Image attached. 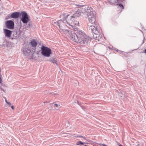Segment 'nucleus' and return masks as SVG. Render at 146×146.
Masks as SVG:
<instances>
[{
    "instance_id": "obj_1",
    "label": "nucleus",
    "mask_w": 146,
    "mask_h": 146,
    "mask_svg": "<svg viewBox=\"0 0 146 146\" xmlns=\"http://www.w3.org/2000/svg\"><path fill=\"white\" fill-rule=\"evenodd\" d=\"M68 36L73 41L81 44H86L89 41L88 36L84 31L77 28H74Z\"/></svg>"
},
{
    "instance_id": "obj_2",
    "label": "nucleus",
    "mask_w": 146,
    "mask_h": 146,
    "mask_svg": "<svg viewBox=\"0 0 146 146\" xmlns=\"http://www.w3.org/2000/svg\"><path fill=\"white\" fill-rule=\"evenodd\" d=\"M63 15L65 16L63 20L61 19L58 21L57 22L54 23L56 25H58L60 31L62 32L65 34L69 35L71 31L68 30L66 29V26L67 25L66 23H67V22H66L65 21H67L66 19L67 17L69 16L66 13H63Z\"/></svg>"
},
{
    "instance_id": "obj_3",
    "label": "nucleus",
    "mask_w": 146,
    "mask_h": 146,
    "mask_svg": "<svg viewBox=\"0 0 146 146\" xmlns=\"http://www.w3.org/2000/svg\"><path fill=\"white\" fill-rule=\"evenodd\" d=\"M79 11H77L76 12V13L73 14V15L70 17L69 19H68V21H65V22H67V24L69 26H71L74 29L75 27L74 25H79V23L77 19V17L80 15V14L78 13Z\"/></svg>"
},
{
    "instance_id": "obj_4",
    "label": "nucleus",
    "mask_w": 146,
    "mask_h": 146,
    "mask_svg": "<svg viewBox=\"0 0 146 146\" xmlns=\"http://www.w3.org/2000/svg\"><path fill=\"white\" fill-rule=\"evenodd\" d=\"M40 51H41V53L42 54L46 57H48L50 56L51 53V49L43 45L41 47V50L38 52H39Z\"/></svg>"
},
{
    "instance_id": "obj_5",
    "label": "nucleus",
    "mask_w": 146,
    "mask_h": 146,
    "mask_svg": "<svg viewBox=\"0 0 146 146\" xmlns=\"http://www.w3.org/2000/svg\"><path fill=\"white\" fill-rule=\"evenodd\" d=\"M91 11H93L92 8L87 5H82L81 8H80L77 11H79L78 14L79 13L81 14V12L82 13H84L86 12L88 13Z\"/></svg>"
},
{
    "instance_id": "obj_6",
    "label": "nucleus",
    "mask_w": 146,
    "mask_h": 146,
    "mask_svg": "<svg viewBox=\"0 0 146 146\" xmlns=\"http://www.w3.org/2000/svg\"><path fill=\"white\" fill-rule=\"evenodd\" d=\"M22 17L21 20L24 24H27L30 19L29 18L28 15L27 13L25 11L21 13Z\"/></svg>"
},
{
    "instance_id": "obj_7",
    "label": "nucleus",
    "mask_w": 146,
    "mask_h": 146,
    "mask_svg": "<svg viewBox=\"0 0 146 146\" xmlns=\"http://www.w3.org/2000/svg\"><path fill=\"white\" fill-rule=\"evenodd\" d=\"M5 25L6 27L10 29H13L14 28V23L11 20L7 21L6 22Z\"/></svg>"
},
{
    "instance_id": "obj_8",
    "label": "nucleus",
    "mask_w": 146,
    "mask_h": 146,
    "mask_svg": "<svg viewBox=\"0 0 146 146\" xmlns=\"http://www.w3.org/2000/svg\"><path fill=\"white\" fill-rule=\"evenodd\" d=\"M89 27V29L92 32L95 34H97L100 33V30H99L94 25H88Z\"/></svg>"
},
{
    "instance_id": "obj_9",
    "label": "nucleus",
    "mask_w": 146,
    "mask_h": 146,
    "mask_svg": "<svg viewBox=\"0 0 146 146\" xmlns=\"http://www.w3.org/2000/svg\"><path fill=\"white\" fill-rule=\"evenodd\" d=\"M23 54L25 55H27L28 54L32 52L31 49L29 47H23L22 49Z\"/></svg>"
},
{
    "instance_id": "obj_10",
    "label": "nucleus",
    "mask_w": 146,
    "mask_h": 146,
    "mask_svg": "<svg viewBox=\"0 0 146 146\" xmlns=\"http://www.w3.org/2000/svg\"><path fill=\"white\" fill-rule=\"evenodd\" d=\"M30 44L31 46L33 47L31 49L32 52H35L36 50V47L37 45V42L33 39L30 42Z\"/></svg>"
},
{
    "instance_id": "obj_11",
    "label": "nucleus",
    "mask_w": 146,
    "mask_h": 146,
    "mask_svg": "<svg viewBox=\"0 0 146 146\" xmlns=\"http://www.w3.org/2000/svg\"><path fill=\"white\" fill-rule=\"evenodd\" d=\"M87 17L88 19H90L94 17V18L96 17V12L94 11H91L89 13L87 14Z\"/></svg>"
},
{
    "instance_id": "obj_12",
    "label": "nucleus",
    "mask_w": 146,
    "mask_h": 146,
    "mask_svg": "<svg viewBox=\"0 0 146 146\" xmlns=\"http://www.w3.org/2000/svg\"><path fill=\"white\" fill-rule=\"evenodd\" d=\"M21 15V14L19 12H15L13 13L10 17L11 18L17 19Z\"/></svg>"
},
{
    "instance_id": "obj_13",
    "label": "nucleus",
    "mask_w": 146,
    "mask_h": 146,
    "mask_svg": "<svg viewBox=\"0 0 146 146\" xmlns=\"http://www.w3.org/2000/svg\"><path fill=\"white\" fill-rule=\"evenodd\" d=\"M4 32L5 36L8 37H10L11 36L12 33V31H11L7 29H4Z\"/></svg>"
},
{
    "instance_id": "obj_14",
    "label": "nucleus",
    "mask_w": 146,
    "mask_h": 146,
    "mask_svg": "<svg viewBox=\"0 0 146 146\" xmlns=\"http://www.w3.org/2000/svg\"><path fill=\"white\" fill-rule=\"evenodd\" d=\"M49 61L54 64H55L57 65H58L57 64V60L55 58L52 57L50 58L49 59Z\"/></svg>"
},
{
    "instance_id": "obj_15",
    "label": "nucleus",
    "mask_w": 146,
    "mask_h": 146,
    "mask_svg": "<svg viewBox=\"0 0 146 146\" xmlns=\"http://www.w3.org/2000/svg\"><path fill=\"white\" fill-rule=\"evenodd\" d=\"M96 17L94 18V17H93L90 19H88L89 22L92 24H95L96 20Z\"/></svg>"
},
{
    "instance_id": "obj_16",
    "label": "nucleus",
    "mask_w": 146,
    "mask_h": 146,
    "mask_svg": "<svg viewBox=\"0 0 146 146\" xmlns=\"http://www.w3.org/2000/svg\"><path fill=\"white\" fill-rule=\"evenodd\" d=\"M111 3L114 5H116L117 6V7H119V2L118 0H112Z\"/></svg>"
},
{
    "instance_id": "obj_17",
    "label": "nucleus",
    "mask_w": 146,
    "mask_h": 146,
    "mask_svg": "<svg viewBox=\"0 0 146 146\" xmlns=\"http://www.w3.org/2000/svg\"><path fill=\"white\" fill-rule=\"evenodd\" d=\"M54 105V106H55L57 108H56V110H59V109L60 108V105H58L57 104H55Z\"/></svg>"
},
{
    "instance_id": "obj_18",
    "label": "nucleus",
    "mask_w": 146,
    "mask_h": 146,
    "mask_svg": "<svg viewBox=\"0 0 146 146\" xmlns=\"http://www.w3.org/2000/svg\"><path fill=\"white\" fill-rule=\"evenodd\" d=\"M84 143H83L81 141H79L77 142L76 143V145H84Z\"/></svg>"
},
{
    "instance_id": "obj_19",
    "label": "nucleus",
    "mask_w": 146,
    "mask_h": 146,
    "mask_svg": "<svg viewBox=\"0 0 146 146\" xmlns=\"http://www.w3.org/2000/svg\"><path fill=\"white\" fill-rule=\"evenodd\" d=\"M31 26V24L30 22H29L28 24L26 26V27L27 28H29Z\"/></svg>"
},
{
    "instance_id": "obj_20",
    "label": "nucleus",
    "mask_w": 146,
    "mask_h": 146,
    "mask_svg": "<svg viewBox=\"0 0 146 146\" xmlns=\"http://www.w3.org/2000/svg\"><path fill=\"white\" fill-rule=\"evenodd\" d=\"M119 7H121L122 9H123L124 8L123 5L121 4H119Z\"/></svg>"
},
{
    "instance_id": "obj_21",
    "label": "nucleus",
    "mask_w": 146,
    "mask_h": 146,
    "mask_svg": "<svg viewBox=\"0 0 146 146\" xmlns=\"http://www.w3.org/2000/svg\"><path fill=\"white\" fill-rule=\"evenodd\" d=\"M77 137H82L84 139H85V137H83V136H82V135H78V136H77Z\"/></svg>"
},
{
    "instance_id": "obj_22",
    "label": "nucleus",
    "mask_w": 146,
    "mask_h": 146,
    "mask_svg": "<svg viewBox=\"0 0 146 146\" xmlns=\"http://www.w3.org/2000/svg\"><path fill=\"white\" fill-rule=\"evenodd\" d=\"M7 104L9 105V106H10L11 105V104L10 102H7Z\"/></svg>"
},
{
    "instance_id": "obj_23",
    "label": "nucleus",
    "mask_w": 146,
    "mask_h": 146,
    "mask_svg": "<svg viewBox=\"0 0 146 146\" xmlns=\"http://www.w3.org/2000/svg\"><path fill=\"white\" fill-rule=\"evenodd\" d=\"M101 145L103 146H107V145H106L104 144H102Z\"/></svg>"
},
{
    "instance_id": "obj_24",
    "label": "nucleus",
    "mask_w": 146,
    "mask_h": 146,
    "mask_svg": "<svg viewBox=\"0 0 146 146\" xmlns=\"http://www.w3.org/2000/svg\"><path fill=\"white\" fill-rule=\"evenodd\" d=\"M11 108L13 110L14 108V107L13 106H12Z\"/></svg>"
},
{
    "instance_id": "obj_25",
    "label": "nucleus",
    "mask_w": 146,
    "mask_h": 146,
    "mask_svg": "<svg viewBox=\"0 0 146 146\" xmlns=\"http://www.w3.org/2000/svg\"><path fill=\"white\" fill-rule=\"evenodd\" d=\"M5 102H6V103H7V102H8L7 101V100H6V98H5Z\"/></svg>"
},
{
    "instance_id": "obj_26",
    "label": "nucleus",
    "mask_w": 146,
    "mask_h": 146,
    "mask_svg": "<svg viewBox=\"0 0 146 146\" xmlns=\"http://www.w3.org/2000/svg\"><path fill=\"white\" fill-rule=\"evenodd\" d=\"M121 52H122L121 51L119 50V54L121 53Z\"/></svg>"
},
{
    "instance_id": "obj_27",
    "label": "nucleus",
    "mask_w": 146,
    "mask_h": 146,
    "mask_svg": "<svg viewBox=\"0 0 146 146\" xmlns=\"http://www.w3.org/2000/svg\"><path fill=\"white\" fill-rule=\"evenodd\" d=\"M145 53L146 54V48L145 49Z\"/></svg>"
},
{
    "instance_id": "obj_28",
    "label": "nucleus",
    "mask_w": 146,
    "mask_h": 146,
    "mask_svg": "<svg viewBox=\"0 0 146 146\" xmlns=\"http://www.w3.org/2000/svg\"><path fill=\"white\" fill-rule=\"evenodd\" d=\"M1 90H3V91H4L3 89H2V88H1Z\"/></svg>"
},
{
    "instance_id": "obj_29",
    "label": "nucleus",
    "mask_w": 146,
    "mask_h": 146,
    "mask_svg": "<svg viewBox=\"0 0 146 146\" xmlns=\"http://www.w3.org/2000/svg\"><path fill=\"white\" fill-rule=\"evenodd\" d=\"M116 50L117 52H118V49H117Z\"/></svg>"
},
{
    "instance_id": "obj_30",
    "label": "nucleus",
    "mask_w": 146,
    "mask_h": 146,
    "mask_svg": "<svg viewBox=\"0 0 146 146\" xmlns=\"http://www.w3.org/2000/svg\"><path fill=\"white\" fill-rule=\"evenodd\" d=\"M137 146H140V145L139 144H138Z\"/></svg>"
},
{
    "instance_id": "obj_31",
    "label": "nucleus",
    "mask_w": 146,
    "mask_h": 146,
    "mask_svg": "<svg viewBox=\"0 0 146 146\" xmlns=\"http://www.w3.org/2000/svg\"><path fill=\"white\" fill-rule=\"evenodd\" d=\"M119 146H123L122 145H119Z\"/></svg>"
},
{
    "instance_id": "obj_32",
    "label": "nucleus",
    "mask_w": 146,
    "mask_h": 146,
    "mask_svg": "<svg viewBox=\"0 0 146 146\" xmlns=\"http://www.w3.org/2000/svg\"><path fill=\"white\" fill-rule=\"evenodd\" d=\"M39 54L38 53V52H37V54Z\"/></svg>"
},
{
    "instance_id": "obj_33",
    "label": "nucleus",
    "mask_w": 146,
    "mask_h": 146,
    "mask_svg": "<svg viewBox=\"0 0 146 146\" xmlns=\"http://www.w3.org/2000/svg\"><path fill=\"white\" fill-rule=\"evenodd\" d=\"M97 1H100V0H96Z\"/></svg>"
}]
</instances>
